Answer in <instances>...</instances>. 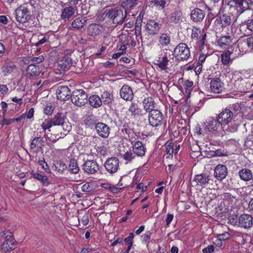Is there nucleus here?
Instances as JSON below:
<instances>
[{
    "label": "nucleus",
    "mask_w": 253,
    "mask_h": 253,
    "mask_svg": "<svg viewBox=\"0 0 253 253\" xmlns=\"http://www.w3.org/2000/svg\"><path fill=\"white\" fill-rule=\"evenodd\" d=\"M54 166L57 171L60 173H62L67 168L66 164L62 161H57Z\"/></svg>",
    "instance_id": "44"
},
{
    "label": "nucleus",
    "mask_w": 253,
    "mask_h": 253,
    "mask_svg": "<svg viewBox=\"0 0 253 253\" xmlns=\"http://www.w3.org/2000/svg\"><path fill=\"white\" fill-rule=\"evenodd\" d=\"M95 130L98 135L102 138H107L110 133V127L105 124L98 123L95 125Z\"/></svg>",
    "instance_id": "19"
},
{
    "label": "nucleus",
    "mask_w": 253,
    "mask_h": 253,
    "mask_svg": "<svg viewBox=\"0 0 253 253\" xmlns=\"http://www.w3.org/2000/svg\"><path fill=\"white\" fill-rule=\"evenodd\" d=\"M235 225L244 228H249L253 225V217L248 214H241L236 219Z\"/></svg>",
    "instance_id": "9"
},
{
    "label": "nucleus",
    "mask_w": 253,
    "mask_h": 253,
    "mask_svg": "<svg viewBox=\"0 0 253 253\" xmlns=\"http://www.w3.org/2000/svg\"><path fill=\"white\" fill-rule=\"evenodd\" d=\"M38 66L34 64L30 63L26 69V75L29 77H36L40 74Z\"/></svg>",
    "instance_id": "28"
},
{
    "label": "nucleus",
    "mask_w": 253,
    "mask_h": 253,
    "mask_svg": "<svg viewBox=\"0 0 253 253\" xmlns=\"http://www.w3.org/2000/svg\"><path fill=\"white\" fill-rule=\"evenodd\" d=\"M214 247L213 245H209L203 249V253H212L214 251Z\"/></svg>",
    "instance_id": "61"
},
{
    "label": "nucleus",
    "mask_w": 253,
    "mask_h": 253,
    "mask_svg": "<svg viewBox=\"0 0 253 253\" xmlns=\"http://www.w3.org/2000/svg\"><path fill=\"white\" fill-rule=\"evenodd\" d=\"M136 155L131 150L127 151L123 155L124 159L126 161V164L131 162L136 158Z\"/></svg>",
    "instance_id": "43"
},
{
    "label": "nucleus",
    "mask_w": 253,
    "mask_h": 253,
    "mask_svg": "<svg viewBox=\"0 0 253 253\" xmlns=\"http://www.w3.org/2000/svg\"><path fill=\"white\" fill-rule=\"evenodd\" d=\"M30 62L31 64H39L42 62L44 60V57L42 55H40L38 57H31L30 58Z\"/></svg>",
    "instance_id": "49"
},
{
    "label": "nucleus",
    "mask_w": 253,
    "mask_h": 253,
    "mask_svg": "<svg viewBox=\"0 0 253 253\" xmlns=\"http://www.w3.org/2000/svg\"><path fill=\"white\" fill-rule=\"evenodd\" d=\"M80 170L78 163L75 159H71L68 166V170L72 173L77 174Z\"/></svg>",
    "instance_id": "39"
},
{
    "label": "nucleus",
    "mask_w": 253,
    "mask_h": 253,
    "mask_svg": "<svg viewBox=\"0 0 253 253\" xmlns=\"http://www.w3.org/2000/svg\"><path fill=\"white\" fill-rule=\"evenodd\" d=\"M104 31V28L100 24L92 23L87 28V34L90 37H95Z\"/></svg>",
    "instance_id": "14"
},
{
    "label": "nucleus",
    "mask_w": 253,
    "mask_h": 253,
    "mask_svg": "<svg viewBox=\"0 0 253 253\" xmlns=\"http://www.w3.org/2000/svg\"><path fill=\"white\" fill-rule=\"evenodd\" d=\"M245 145L249 148L253 149V135H249L245 141Z\"/></svg>",
    "instance_id": "50"
},
{
    "label": "nucleus",
    "mask_w": 253,
    "mask_h": 253,
    "mask_svg": "<svg viewBox=\"0 0 253 253\" xmlns=\"http://www.w3.org/2000/svg\"><path fill=\"white\" fill-rule=\"evenodd\" d=\"M89 218L88 215L86 213L84 214L81 218V222L84 225H86L88 223Z\"/></svg>",
    "instance_id": "63"
},
{
    "label": "nucleus",
    "mask_w": 253,
    "mask_h": 253,
    "mask_svg": "<svg viewBox=\"0 0 253 253\" xmlns=\"http://www.w3.org/2000/svg\"><path fill=\"white\" fill-rule=\"evenodd\" d=\"M66 71H65L62 69H60L58 65H57V67L55 69L54 73L56 75H58L57 78L60 79L65 74Z\"/></svg>",
    "instance_id": "56"
},
{
    "label": "nucleus",
    "mask_w": 253,
    "mask_h": 253,
    "mask_svg": "<svg viewBox=\"0 0 253 253\" xmlns=\"http://www.w3.org/2000/svg\"><path fill=\"white\" fill-rule=\"evenodd\" d=\"M15 68V65L12 62L7 63L2 67V72L4 76L10 74Z\"/></svg>",
    "instance_id": "40"
},
{
    "label": "nucleus",
    "mask_w": 253,
    "mask_h": 253,
    "mask_svg": "<svg viewBox=\"0 0 253 253\" xmlns=\"http://www.w3.org/2000/svg\"><path fill=\"white\" fill-rule=\"evenodd\" d=\"M220 127L221 128L220 123L218 121L217 117L216 119L211 118L206 125V129L209 131H217Z\"/></svg>",
    "instance_id": "26"
},
{
    "label": "nucleus",
    "mask_w": 253,
    "mask_h": 253,
    "mask_svg": "<svg viewBox=\"0 0 253 253\" xmlns=\"http://www.w3.org/2000/svg\"><path fill=\"white\" fill-rule=\"evenodd\" d=\"M182 19V13L179 10H175L171 12L168 17V21L174 24L179 23Z\"/></svg>",
    "instance_id": "23"
},
{
    "label": "nucleus",
    "mask_w": 253,
    "mask_h": 253,
    "mask_svg": "<svg viewBox=\"0 0 253 253\" xmlns=\"http://www.w3.org/2000/svg\"><path fill=\"white\" fill-rule=\"evenodd\" d=\"M239 175L241 179L245 181H248L253 178V173L250 169H243L239 172Z\"/></svg>",
    "instance_id": "30"
},
{
    "label": "nucleus",
    "mask_w": 253,
    "mask_h": 253,
    "mask_svg": "<svg viewBox=\"0 0 253 253\" xmlns=\"http://www.w3.org/2000/svg\"><path fill=\"white\" fill-rule=\"evenodd\" d=\"M200 34L201 30L200 29L196 28H193L191 33V38L193 39L197 40Z\"/></svg>",
    "instance_id": "54"
},
{
    "label": "nucleus",
    "mask_w": 253,
    "mask_h": 253,
    "mask_svg": "<svg viewBox=\"0 0 253 253\" xmlns=\"http://www.w3.org/2000/svg\"><path fill=\"white\" fill-rule=\"evenodd\" d=\"M231 52L229 51H227L221 54V59L223 64L228 65L231 61L230 59Z\"/></svg>",
    "instance_id": "46"
},
{
    "label": "nucleus",
    "mask_w": 253,
    "mask_h": 253,
    "mask_svg": "<svg viewBox=\"0 0 253 253\" xmlns=\"http://www.w3.org/2000/svg\"><path fill=\"white\" fill-rule=\"evenodd\" d=\"M205 16L204 11L199 8H195L191 13V18L193 21L198 22L202 21Z\"/></svg>",
    "instance_id": "25"
},
{
    "label": "nucleus",
    "mask_w": 253,
    "mask_h": 253,
    "mask_svg": "<svg viewBox=\"0 0 253 253\" xmlns=\"http://www.w3.org/2000/svg\"><path fill=\"white\" fill-rule=\"evenodd\" d=\"M246 44L250 50L253 51V36L247 38Z\"/></svg>",
    "instance_id": "60"
},
{
    "label": "nucleus",
    "mask_w": 253,
    "mask_h": 253,
    "mask_svg": "<svg viewBox=\"0 0 253 253\" xmlns=\"http://www.w3.org/2000/svg\"><path fill=\"white\" fill-rule=\"evenodd\" d=\"M53 124L52 123V121L50 119H46L44 121V122L42 123L41 126L44 131V137L47 139H49V137L47 136V135L45 132V131L46 129H49L50 127H52Z\"/></svg>",
    "instance_id": "42"
},
{
    "label": "nucleus",
    "mask_w": 253,
    "mask_h": 253,
    "mask_svg": "<svg viewBox=\"0 0 253 253\" xmlns=\"http://www.w3.org/2000/svg\"><path fill=\"white\" fill-rule=\"evenodd\" d=\"M151 2L160 9L164 8L166 3V0H152Z\"/></svg>",
    "instance_id": "48"
},
{
    "label": "nucleus",
    "mask_w": 253,
    "mask_h": 253,
    "mask_svg": "<svg viewBox=\"0 0 253 253\" xmlns=\"http://www.w3.org/2000/svg\"><path fill=\"white\" fill-rule=\"evenodd\" d=\"M231 37L229 36H224L220 37L218 42L219 46L223 47L224 46L229 45L231 42Z\"/></svg>",
    "instance_id": "41"
},
{
    "label": "nucleus",
    "mask_w": 253,
    "mask_h": 253,
    "mask_svg": "<svg viewBox=\"0 0 253 253\" xmlns=\"http://www.w3.org/2000/svg\"><path fill=\"white\" fill-rule=\"evenodd\" d=\"M53 111V107L51 106H46L44 109V113L46 115H51Z\"/></svg>",
    "instance_id": "64"
},
{
    "label": "nucleus",
    "mask_w": 253,
    "mask_h": 253,
    "mask_svg": "<svg viewBox=\"0 0 253 253\" xmlns=\"http://www.w3.org/2000/svg\"><path fill=\"white\" fill-rule=\"evenodd\" d=\"M82 190L83 192L88 193L92 191V187L91 186L89 183L87 182L82 186Z\"/></svg>",
    "instance_id": "55"
},
{
    "label": "nucleus",
    "mask_w": 253,
    "mask_h": 253,
    "mask_svg": "<svg viewBox=\"0 0 253 253\" xmlns=\"http://www.w3.org/2000/svg\"><path fill=\"white\" fill-rule=\"evenodd\" d=\"M43 138L41 137H35L31 142L30 149L32 152H37L43 146Z\"/></svg>",
    "instance_id": "22"
},
{
    "label": "nucleus",
    "mask_w": 253,
    "mask_h": 253,
    "mask_svg": "<svg viewBox=\"0 0 253 253\" xmlns=\"http://www.w3.org/2000/svg\"><path fill=\"white\" fill-rule=\"evenodd\" d=\"M173 52L175 57L180 60H187L190 56L189 48L184 43L178 44L174 49Z\"/></svg>",
    "instance_id": "6"
},
{
    "label": "nucleus",
    "mask_w": 253,
    "mask_h": 253,
    "mask_svg": "<svg viewBox=\"0 0 253 253\" xmlns=\"http://www.w3.org/2000/svg\"><path fill=\"white\" fill-rule=\"evenodd\" d=\"M106 170L110 173L116 172L119 168V160L116 157L108 158L104 163Z\"/></svg>",
    "instance_id": "10"
},
{
    "label": "nucleus",
    "mask_w": 253,
    "mask_h": 253,
    "mask_svg": "<svg viewBox=\"0 0 253 253\" xmlns=\"http://www.w3.org/2000/svg\"><path fill=\"white\" fill-rule=\"evenodd\" d=\"M126 12L125 10V15H124L122 9L118 8L112 9L109 10L106 15L112 20L114 24H122L124 22L126 17Z\"/></svg>",
    "instance_id": "5"
},
{
    "label": "nucleus",
    "mask_w": 253,
    "mask_h": 253,
    "mask_svg": "<svg viewBox=\"0 0 253 253\" xmlns=\"http://www.w3.org/2000/svg\"><path fill=\"white\" fill-rule=\"evenodd\" d=\"M238 13L241 14L253 7V0H234Z\"/></svg>",
    "instance_id": "13"
},
{
    "label": "nucleus",
    "mask_w": 253,
    "mask_h": 253,
    "mask_svg": "<svg viewBox=\"0 0 253 253\" xmlns=\"http://www.w3.org/2000/svg\"><path fill=\"white\" fill-rule=\"evenodd\" d=\"M83 170L88 174H93L99 169L98 164L95 160H87L83 165Z\"/></svg>",
    "instance_id": "12"
},
{
    "label": "nucleus",
    "mask_w": 253,
    "mask_h": 253,
    "mask_svg": "<svg viewBox=\"0 0 253 253\" xmlns=\"http://www.w3.org/2000/svg\"><path fill=\"white\" fill-rule=\"evenodd\" d=\"M134 238V234L133 233H130L128 236L124 240V242L126 243H128L129 245H132L133 239Z\"/></svg>",
    "instance_id": "59"
},
{
    "label": "nucleus",
    "mask_w": 253,
    "mask_h": 253,
    "mask_svg": "<svg viewBox=\"0 0 253 253\" xmlns=\"http://www.w3.org/2000/svg\"><path fill=\"white\" fill-rule=\"evenodd\" d=\"M151 232H150V231H147L145 234H144L142 236L143 241L145 242V243L148 242L151 238Z\"/></svg>",
    "instance_id": "58"
},
{
    "label": "nucleus",
    "mask_w": 253,
    "mask_h": 253,
    "mask_svg": "<svg viewBox=\"0 0 253 253\" xmlns=\"http://www.w3.org/2000/svg\"><path fill=\"white\" fill-rule=\"evenodd\" d=\"M234 240L236 242L240 245H243L245 243V239L243 235L240 234L235 235L234 237Z\"/></svg>",
    "instance_id": "51"
},
{
    "label": "nucleus",
    "mask_w": 253,
    "mask_h": 253,
    "mask_svg": "<svg viewBox=\"0 0 253 253\" xmlns=\"http://www.w3.org/2000/svg\"><path fill=\"white\" fill-rule=\"evenodd\" d=\"M31 174L34 178L38 180L43 184L47 186L49 184L48 179L46 175L40 174L38 172H34L33 171L31 172Z\"/></svg>",
    "instance_id": "36"
},
{
    "label": "nucleus",
    "mask_w": 253,
    "mask_h": 253,
    "mask_svg": "<svg viewBox=\"0 0 253 253\" xmlns=\"http://www.w3.org/2000/svg\"><path fill=\"white\" fill-rule=\"evenodd\" d=\"M163 120V115L160 110L155 109L149 113L148 121L151 126L154 127L161 125Z\"/></svg>",
    "instance_id": "7"
},
{
    "label": "nucleus",
    "mask_w": 253,
    "mask_h": 253,
    "mask_svg": "<svg viewBox=\"0 0 253 253\" xmlns=\"http://www.w3.org/2000/svg\"><path fill=\"white\" fill-rule=\"evenodd\" d=\"M38 162L39 165L42 166V168L45 170V171L48 173L50 172V170L49 169L48 166L47 164V163L45 162L44 159L40 160Z\"/></svg>",
    "instance_id": "52"
},
{
    "label": "nucleus",
    "mask_w": 253,
    "mask_h": 253,
    "mask_svg": "<svg viewBox=\"0 0 253 253\" xmlns=\"http://www.w3.org/2000/svg\"><path fill=\"white\" fill-rule=\"evenodd\" d=\"M75 12V9L72 6L65 7L62 10L61 17L65 21L69 20Z\"/></svg>",
    "instance_id": "32"
},
{
    "label": "nucleus",
    "mask_w": 253,
    "mask_h": 253,
    "mask_svg": "<svg viewBox=\"0 0 253 253\" xmlns=\"http://www.w3.org/2000/svg\"><path fill=\"white\" fill-rule=\"evenodd\" d=\"M121 97L126 101H131L133 98V93L131 88L127 85H124L120 89Z\"/></svg>",
    "instance_id": "20"
},
{
    "label": "nucleus",
    "mask_w": 253,
    "mask_h": 253,
    "mask_svg": "<svg viewBox=\"0 0 253 253\" xmlns=\"http://www.w3.org/2000/svg\"><path fill=\"white\" fill-rule=\"evenodd\" d=\"M50 120L54 126L64 125V116L63 114L57 113L54 116L53 119Z\"/></svg>",
    "instance_id": "37"
},
{
    "label": "nucleus",
    "mask_w": 253,
    "mask_h": 253,
    "mask_svg": "<svg viewBox=\"0 0 253 253\" xmlns=\"http://www.w3.org/2000/svg\"><path fill=\"white\" fill-rule=\"evenodd\" d=\"M128 111L131 113L130 115L133 117L141 116L142 110L138 107L137 103L132 102L128 108Z\"/></svg>",
    "instance_id": "33"
},
{
    "label": "nucleus",
    "mask_w": 253,
    "mask_h": 253,
    "mask_svg": "<svg viewBox=\"0 0 253 253\" xmlns=\"http://www.w3.org/2000/svg\"><path fill=\"white\" fill-rule=\"evenodd\" d=\"M146 29L149 35L154 36L159 33L161 25L155 20H149L146 25Z\"/></svg>",
    "instance_id": "17"
},
{
    "label": "nucleus",
    "mask_w": 253,
    "mask_h": 253,
    "mask_svg": "<svg viewBox=\"0 0 253 253\" xmlns=\"http://www.w3.org/2000/svg\"><path fill=\"white\" fill-rule=\"evenodd\" d=\"M72 64V60L68 57H64L58 64L60 69H62L65 71H68L71 67Z\"/></svg>",
    "instance_id": "29"
},
{
    "label": "nucleus",
    "mask_w": 253,
    "mask_h": 253,
    "mask_svg": "<svg viewBox=\"0 0 253 253\" xmlns=\"http://www.w3.org/2000/svg\"><path fill=\"white\" fill-rule=\"evenodd\" d=\"M143 108L147 112H150L152 110H154V101L150 97L145 98L143 101Z\"/></svg>",
    "instance_id": "31"
},
{
    "label": "nucleus",
    "mask_w": 253,
    "mask_h": 253,
    "mask_svg": "<svg viewBox=\"0 0 253 253\" xmlns=\"http://www.w3.org/2000/svg\"><path fill=\"white\" fill-rule=\"evenodd\" d=\"M227 173L226 167L223 165H219L214 169V175L218 180H222L226 177Z\"/></svg>",
    "instance_id": "21"
},
{
    "label": "nucleus",
    "mask_w": 253,
    "mask_h": 253,
    "mask_svg": "<svg viewBox=\"0 0 253 253\" xmlns=\"http://www.w3.org/2000/svg\"><path fill=\"white\" fill-rule=\"evenodd\" d=\"M231 23V17L226 14L218 15L215 20V24L216 25L220 26L222 29L230 26Z\"/></svg>",
    "instance_id": "18"
},
{
    "label": "nucleus",
    "mask_w": 253,
    "mask_h": 253,
    "mask_svg": "<svg viewBox=\"0 0 253 253\" xmlns=\"http://www.w3.org/2000/svg\"><path fill=\"white\" fill-rule=\"evenodd\" d=\"M101 100L104 104H109L112 103L113 100V95L110 92L105 91L101 95Z\"/></svg>",
    "instance_id": "38"
},
{
    "label": "nucleus",
    "mask_w": 253,
    "mask_h": 253,
    "mask_svg": "<svg viewBox=\"0 0 253 253\" xmlns=\"http://www.w3.org/2000/svg\"><path fill=\"white\" fill-rule=\"evenodd\" d=\"M14 15L16 21L22 24L27 22L31 18L30 11L25 6H20L16 8Z\"/></svg>",
    "instance_id": "4"
},
{
    "label": "nucleus",
    "mask_w": 253,
    "mask_h": 253,
    "mask_svg": "<svg viewBox=\"0 0 253 253\" xmlns=\"http://www.w3.org/2000/svg\"><path fill=\"white\" fill-rule=\"evenodd\" d=\"M174 143L173 142H169L167 143L166 152L168 154L172 155L174 152L173 150Z\"/></svg>",
    "instance_id": "53"
},
{
    "label": "nucleus",
    "mask_w": 253,
    "mask_h": 253,
    "mask_svg": "<svg viewBox=\"0 0 253 253\" xmlns=\"http://www.w3.org/2000/svg\"><path fill=\"white\" fill-rule=\"evenodd\" d=\"M170 53L168 52V50L163 49L162 52L159 55L158 59L156 60L157 65L162 70H166L168 69L169 62V58L170 57Z\"/></svg>",
    "instance_id": "8"
},
{
    "label": "nucleus",
    "mask_w": 253,
    "mask_h": 253,
    "mask_svg": "<svg viewBox=\"0 0 253 253\" xmlns=\"http://www.w3.org/2000/svg\"><path fill=\"white\" fill-rule=\"evenodd\" d=\"M90 105L93 108H98L102 104L101 98L97 95H92L90 96L88 99Z\"/></svg>",
    "instance_id": "34"
},
{
    "label": "nucleus",
    "mask_w": 253,
    "mask_h": 253,
    "mask_svg": "<svg viewBox=\"0 0 253 253\" xmlns=\"http://www.w3.org/2000/svg\"><path fill=\"white\" fill-rule=\"evenodd\" d=\"M87 19L86 17L77 18L75 19L72 23V26L73 28L77 29H81L85 24Z\"/></svg>",
    "instance_id": "35"
},
{
    "label": "nucleus",
    "mask_w": 253,
    "mask_h": 253,
    "mask_svg": "<svg viewBox=\"0 0 253 253\" xmlns=\"http://www.w3.org/2000/svg\"><path fill=\"white\" fill-rule=\"evenodd\" d=\"M124 6H128L130 8H132L135 5V0H124Z\"/></svg>",
    "instance_id": "57"
},
{
    "label": "nucleus",
    "mask_w": 253,
    "mask_h": 253,
    "mask_svg": "<svg viewBox=\"0 0 253 253\" xmlns=\"http://www.w3.org/2000/svg\"><path fill=\"white\" fill-rule=\"evenodd\" d=\"M246 23L247 29L253 32V16H252V18L248 20Z\"/></svg>",
    "instance_id": "62"
},
{
    "label": "nucleus",
    "mask_w": 253,
    "mask_h": 253,
    "mask_svg": "<svg viewBox=\"0 0 253 253\" xmlns=\"http://www.w3.org/2000/svg\"><path fill=\"white\" fill-rule=\"evenodd\" d=\"M220 123L221 128L224 131L234 132L238 129L239 124L236 122V115L228 108H226L217 116Z\"/></svg>",
    "instance_id": "1"
},
{
    "label": "nucleus",
    "mask_w": 253,
    "mask_h": 253,
    "mask_svg": "<svg viewBox=\"0 0 253 253\" xmlns=\"http://www.w3.org/2000/svg\"><path fill=\"white\" fill-rule=\"evenodd\" d=\"M132 144V150L133 153L138 157H142L145 155L146 148L140 141H135L132 138L130 139Z\"/></svg>",
    "instance_id": "11"
},
{
    "label": "nucleus",
    "mask_w": 253,
    "mask_h": 253,
    "mask_svg": "<svg viewBox=\"0 0 253 253\" xmlns=\"http://www.w3.org/2000/svg\"><path fill=\"white\" fill-rule=\"evenodd\" d=\"M210 88L213 93H221L224 89V83L219 78H213L211 81Z\"/></svg>",
    "instance_id": "16"
},
{
    "label": "nucleus",
    "mask_w": 253,
    "mask_h": 253,
    "mask_svg": "<svg viewBox=\"0 0 253 253\" xmlns=\"http://www.w3.org/2000/svg\"><path fill=\"white\" fill-rule=\"evenodd\" d=\"M158 40L160 46H167L170 43V36L169 34L167 33H161L160 34Z\"/></svg>",
    "instance_id": "27"
},
{
    "label": "nucleus",
    "mask_w": 253,
    "mask_h": 253,
    "mask_svg": "<svg viewBox=\"0 0 253 253\" xmlns=\"http://www.w3.org/2000/svg\"><path fill=\"white\" fill-rule=\"evenodd\" d=\"M121 131L123 134H126L128 137H129L130 134L133 132L132 129L128 126L127 124L124 125L123 128L121 129Z\"/></svg>",
    "instance_id": "47"
},
{
    "label": "nucleus",
    "mask_w": 253,
    "mask_h": 253,
    "mask_svg": "<svg viewBox=\"0 0 253 253\" xmlns=\"http://www.w3.org/2000/svg\"><path fill=\"white\" fill-rule=\"evenodd\" d=\"M4 238V241L1 245V249L4 252L13 250L15 248V240L12 233L9 230L0 232V239Z\"/></svg>",
    "instance_id": "2"
},
{
    "label": "nucleus",
    "mask_w": 253,
    "mask_h": 253,
    "mask_svg": "<svg viewBox=\"0 0 253 253\" xmlns=\"http://www.w3.org/2000/svg\"><path fill=\"white\" fill-rule=\"evenodd\" d=\"M209 175L206 173H201L196 175L194 180L197 183V185L205 187L210 181Z\"/></svg>",
    "instance_id": "24"
},
{
    "label": "nucleus",
    "mask_w": 253,
    "mask_h": 253,
    "mask_svg": "<svg viewBox=\"0 0 253 253\" xmlns=\"http://www.w3.org/2000/svg\"><path fill=\"white\" fill-rule=\"evenodd\" d=\"M87 94L82 89L74 90L71 96L72 103L79 107L84 106L87 103Z\"/></svg>",
    "instance_id": "3"
},
{
    "label": "nucleus",
    "mask_w": 253,
    "mask_h": 253,
    "mask_svg": "<svg viewBox=\"0 0 253 253\" xmlns=\"http://www.w3.org/2000/svg\"><path fill=\"white\" fill-rule=\"evenodd\" d=\"M95 149L97 154L100 156H105L108 155L107 149L103 145L95 146Z\"/></svg>",
    "instance_id": "45"
},
{
    "label": "nucleus",
    "mask_w": 253,
    "mask_h": 253,
    "mask_svg": "<svg viewBox=\"0 0 253 253\" xmlns=\"http://www.w3.org/2000/svg\"><path fill=\"white\" fill-rule=\"evenodd\" d=\"M56 92L57 99L61 101L68 100L71 95V91L67 86H58Z\"/></svg>",
    "instance_id": "15"
}]
</instances>
